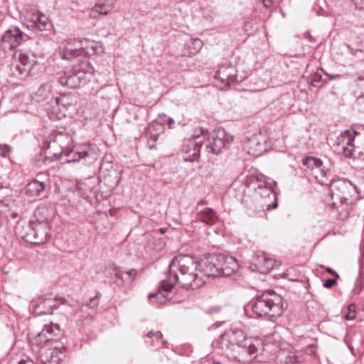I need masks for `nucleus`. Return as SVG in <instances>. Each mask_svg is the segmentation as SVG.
Segmentation results:
<instances>
[{
	"label": "nucleus",
	"instance_id": "nucleus-35",
	"mask_svg": "<svg viewBox=\"0 0 364 364\" xmlns=\"http://www.w3.org/2000/svg\"><path fill=\"white\" fill-rule=\"evenodd\" d=\"M119 181V178L118 177V173L114 170L110 172L108 175L104 176V182L110 188H115Z\"/></svg>",
	"mask_w": 364,
	"mask_h": 364
},
{
	"label": "nucleus",
	"instance_id": "nucleus-56",
	"mask_svg": "<svg viewBox=\"0 0 364 364\" xmlns=\"http://www.w3.org/2000/svg\"><path fill=\"white\" fill-rule=\"evenodd\" d=\"M362 70L364 71V69H363Z\"/></svg>",
	"mask_w": 364,
	"mask_h": 364
},
{
	"label": "nucleus",
	"instance_id": "nucleus-55",
	"mask_svg": "<svg viewBox=\"0 0 364 364\" xmlns=\"http://www.w3.org/2000/svg\"><path fill=\"white\" fill-rule=\"evenodd\" d=\"M237 183H238V182H235L233 185H234V186H237Z\"/></svg>",
	"mask_w": 364,
	"mask_h": 364
},
{
	"label": "nucleus",
	"instance_id": "nucleus-41",
	"mask_svg": "<svg viewBox=\"0 0 364 364\" xmlns=\"http://www.w3.org/2000/svg\"><path fill=\"white\" fill-rule=\"evenodd\" d=\"M12 151L11 147L7 144H0V156L4 158H8Z\"/></svg>",
	"mask_w": 364,
	"mask_h": 364
},
{
	"label": "nucleus",
	"instance_id": "nucleus-30",
	"mask_svg": "<svg viewBox=\"0 0 364 364\" xmlns=\"http://www.w3.org/2000/svg\"><path fill=\"white\" fill-rule=\"evenodd\" d=\"M259 344V340L251 337H248L245 340L244 343L241 344L242 350L247 353V360H250L252 356L254 358L256 357Z\"/></svg>",
	"mask_w": 364,
	"mask_h": 364
},
{
	"label": "nucleus",
	"instance_id": "nucleus-14",
	"mask_svg": "<svg viewBox=\"0 0 364 364\" xmlns=\"http://www.w3.org/2000/svg\"><path fill=\"white\" fill-rule=\"evenodd\" d=\"M63 335L60 327L57 323H50L45 325L41 332L33 338V342L37 346L50 341H56Z\"/></svg>",
	"mask_w": 364,
	"mask_h": 364
},
{
	"label": "nucleus",
	"instance_id": "nucleus-51",
	"mask_svg": "<svg viewBox=\"0 0 364 364\" xmlns=\"http://www.w3.org/2000/svg\"><path fill=\"white\" fill-rule=\"evenodd\" d=\"M95 11L99 12L100 14L107 15L108 14V11L102 10L101 6H96Z\"/></svg>",
	"mask_w": 364,
	"mask_h": 364
},
{
	"label": "nucleus",
	"instance_id": "nucleus-37",
	"mask_svg": "<svg viewBox=\"0 0 364 364\" xmlns=\"http://www.w3.org/2000/svg\"><path fill=\"white\" fill-rule=\"evenodd\" d=\"M41 12H39L35 8H33L31 6H27L25 9V17L28 21H29L32 23H33V21H37V18H38Z\"/></svg>",
	"mask_w": 364,
	"mask_h": 364
},
{
	"label": "nucleus",
	"instance_id": "nucleus-22",
	"mask_svg": "<svg viewBox=\"0 0 364 364\" xmlns=\"http://www.w3.org/2000/svg\"><path fill=\"white\" fill-rule=\"evenodd\" d=\"M53 301L50 299V294H46L33 299V306L38 314H51V304Z\"/></svg>",
	"mask_w": 364,
	"mask_h": 364
},
{
	"label": "nucleus",
	"instance_id": "nucleus-6",
	"mask_svg": "<svg viewBox=\"0 0 364 364\" xmlns=\"http://www.w3.org/2000/svg\"><path fill=\"white\" fill-rule=\"evenodd\" d=\"M14 57L17 58L15 70L22 77L33 75L40 66V60L44 58V54H36L31 52H16Z\"/></svg>",
	"mask_w": 364,
	"mask_h": 364
},
{
	"label": "nucleus",
	"instance_id": "nucleus-40",
	"mask_svg": "<svg viewBox=\"0 0 364 364\" xmlns=\"http://www.w3.org/2000/svg\"><path fill=\"white\" fill-rule=\"evenodd\" d=\"M263 264L262 266L264 267V272H269L274 268L276 263L275 261L270 258L263 257L262 258Z\"/></svg>",
	"mask_w": 364,
	"mask_h": 364
},
{
	"label": "nucleus",
	"instance_id": "nucleus-46",
	"mask_svg": "<svg viewBox=\"0 0 364 364\" xmlns=\"http://www.w3.org/2000/svg\"><path fill=\"white\" fill-rule=\"evenodd\" d=\"M336 282V279H327L323 282V287L326 288H331Z\"/></svg>",
	"mask_w": 364,
	"mask_h": 364
},
{
	"label": "nucleus",
	"instance_id": "nucleus-32",
	"mask_svg": "<svg viewBox=\"0 0 364 364\" xmlns=\"http://www.w3.org/2000/svg\"><path fill=\"white\" fill-rule=\"evenodd\" d=\"M314 176L315 179L318 183L323 186H328L329 179L328 176V171L325 168L323 165L321 168H318L316 171L311 173Z\"/></svg>",
	"mask_w": 364,
	"mask_h": 364
},
{
	"label": "nucleus",
	"instance_id": "nucleus-28",
	"mask_svg": "<svg viewBox=\"0 0 364 364\" xmlns=\"http://www.w3.org/2000/svg\"><path fill=\"white\" fill-rule=\"evenodd\" d=\"M203 47V41L198 38H191L187 41L182 51L183 56H192L197 54Z\"/></svg>",
	"mask_w": 364,
	"mask_h": 364
},
{
	"label": "nucleus",
	"instance_id": "nucleus-9",
	"mask_svg": "<svg viewBox=\"0 0 364 364\" xmlns=\"http://www.w3.org/2000/svg\"><path fill=\"white\" fill-rule=\"evenodd\" d=\"M359 133L354 129H346L336 138L333 144L336 150L346 158L353 157L355 152V139Z\"/></svg>",
	"mask_w": 364,
	"mask_h": 364
},
{
	"label": "nucleus",
	"instance_id": "nucleus-17",
	"mask_svg": "<svg viewBox=\"0 0 364 364\" xmlns=\"http://www.w3.org/2000/svg\"><path fill=\"white\" fill-rule=\"evenodd\" d=\"M34 233L28 240L30 243L39 245L46 242L50 237V226L47 220H34Z\"/></svg>",
	"mask_w": 364,
	"mask_h": 364
},
{
	"label": "nucleus",
	"instance_id": "nucleus-18",
	"mask_svg": "<svg viewBox=\"0 0 364 364\" xmlns=\"http://www.w3.org/2000/svg\"><path fill=\"white\" fill-rule=\"evenodd\" d=\"M203 144V141L202 140L196 141L193 139H185L181 147L182 151L186 154L184 160L190 162L198 161Z\"/></svg>",
	"mask_w": 364,
	"mask_h": 364
},
{
	"label": "nucleus",
	"instance_id": "nucleus-19",
	"mask_svg": "<svg viewBox=\"0 0 364 364\" xmlns=\"http://www.w3.org/2000/svg\"><path fill=\"white\" fill-rule=\"evenodd\" d=\"M33 99L38 102L53 103L55 100L53 83L48 81L41 85L34 93Z\"/></svg>",
	"mask_w": 364,
	"mask_h": 364
},
{
	"label": "nucleus",
	"instance_id": "nucleus-27",
	"mask_svg": "<svg viewBox=\"0 0 364 364\" xmlns=\"http://www.w3.org/2000/svg\"><path fill=\"white\" fill-rule=\"evenodd\" d=\"M45 188L46 184L43 182L33 180L27 184L26 194L30 197L43 198L45 196Z\"/></svg>",
	"mask_w": 364,
	"mask_h": 364
},
{
	"label": "nucleus",
	"instance_id": "nucleus-8",
	"mask_svg": "<svg viewBox=\"0 0 364 364\" xmlns=\"http://www.w3.org/2000/svg\"><path fill=\"white\" fill-rule=\"evenodd\" d=\"M233 141V136L226 133L224 129H218L208 137L205 151L208 154L218 155L225 150Z\"/></svg>",
	"mask_w": 364,
	"mask_h": 364
},
{
	"label": "nucleus",
	"instance_id": "nucleus-45",
	"mask_svg": "<svg viewBox=\"0 0 364 364\" xmlns=\"http://www.w3.org/2000/svg\"><path fill=\"white\" fill-rule=\"evenodd\" d=\"M355 306L354 304L349 305L348 306V313L344 316L345 318L348 321L353 320L355 318Z\"/></svg>",
	"mask_w": 364,
	"mask_h": 364
},
{
	"label": "nucleus",
	"instance_id": "nucleus-10",
	"mask_svg": "<svg viewBox=\"0 0 364 364\" xmlns=\"http://www.w3.org/2000/svg\"><path fill=\"white\" fill-rule=\"evenodd\" d=\"M225 262L223 254H211L198 262L200 271L208 277H222L220 271V262Z\"/></svg>",
	"mask_w": 364,
	"mask_h": 364
},
{
	"label": "nucleus",
	"instance_id": "nucleus-2",
	"mask_svg": "<svg viewBox=\"0 0 364 364\" xmlns=\"http://www.w3.org/2000/svg\"><path fill=\"white\" fill-rule=\"evenodd\" d=\"M60 147L59 153H54L55 159H59L62 154L68 156L70 159L68 163L84 161L85 164H91L97 159L95 149L90 144H82L73 146V138L67 133H58L49 148H54L55 145Z\"/></svg>",
	"mask_w": 364,
	"mask_h": 364
},
{
	"label": "nucleus",
	"instance_id": "nucleus-29",
	"mask_svg": "<svg viewBox=\"0 0 364 364\" xmlns=\"http://www.w3.org/2000/svg\"><path fill=\"white\" fill-rule=\"evenodd\" d=\"M163 336L161 331H149L146 336L145 343L150 347L159 349L164 346L166 341L162 338Z\"/></svg>",
	"mask_w": 364,
	"mask_h": 364
},
{
	"label": "nucleus",
	"instance_id": "nucleus-23",
	"mask_svg": "<svg viewBox=\"0 0 364 364\" xmlns=\"http://www.w3.org/2000/svg\"><path fill=\"white\" fill-rule=\"evenodd\" d=\"M222 353L229 359L237 361L239 363H245L247 361V353L242 350L241 346H227V348H220Z\"/></svg>",
	"mask_w": 364,
	"mask_h": 364
},
{
	"label": "nucleus",
	"instance_id": "nucleus-4",
	"mask_svg": "<svg viewBox=\"0 0 364 364\" xmlns=\"http://www.w3.org/2000/svg\"><path fill=\"white\" fill-rule=\"evenodd\" d=\"M240 182L242 193H245V188H248L264 199L265 205L267 207L272 206L273 208L277 207V197L274 191L277 183L274 180L262 173H251L247 175Z\"/></svg>",
	"mask_w": 364,
	"mask_h": 364
},
{
	"label": "nucleus",
	"instance_id": "nucleus-24",
	"mask_svg": "<svg viewBox=\"0 0 364 364\" xmlns=\"http://www.w3.org/2000/svg\"><path fill=\"white\" fill-rule=\"evenodd\" d=\"M34 220L30 222L26 221H20L18 222L15 227V234L25 240L27 242L30 243V240L28 238L31 236H33L34 233Z\"/></svg>",
	"mask_w": 364,
	"mask_h": 364
},
{
	"label": "nucleus",
	"instance_id": "nucleus-36",
	"mask_svg": "<svg viewBox=\"0 0 364 364\" xmlns=\"http://www.w3.org/2000/svg\"><path fill=\"white\" fill-rule=\"evenodd\" d=\"M343 46L347 49V52L353 57L364 60V48L358 49L353 48L350 44L343 43Z\"/></svg>",
	"mask_w": 364,
	"mask_h": 364
},
{
	"label": "nucleus",
	"instance_id": "nucleus-43",
	"mask_svg": "<svg viewBox=\"0 0 364 364\" xmlns=\"http://www.w3.org/2000/svg\"><path fill=\"white\" fill-rule=\"evenodd\" d=\"M284 364H295L296 362V358L294 354L290 353L289 351L284 350Z\"/></svg>",
	"mask_w": 364,
	"mask_h": 364
},
{
	"label": "nucleus",
	"instance_id": "nucleus-3",
	"mask_svg": "<svg viewBox=\"0 0 364 364\" xmlns=\"http://www.w3.org/2000/svg\"><path fill=\"white\" fill-rule=\"evenodd\" d=\"M249 306L257 317L276 318L282 314L287 308V304L274 290H267L254 297Z\"/></svg>",
	"mask_w": 364,
	"mask_h": 364
},
{
	"label": "nucleus",
	"instance_id": "nucleus-49",
	"mask_svg": "<svg viewBox=\"0 0 364 364\" xmlns=\"http://www.w3.org/2000/svg\"><path fill=\"white\" fill-rule=\"evenodd\" d=\"M262 2H263L264 6L267 9L272 7V5L274 4L273 0H262Z\"/></svg>",
	"mask_w": 364,
	"mask_h": 364
},
{
	"label": "nucleus",
	"instance_id": "nucleus-48",
	"mask_svg": "<svg viewBox=\"0 0 364 364\" xmlns=\"http://www.w3.org/2000/svg\"><path fill=\"white\" fill-rule=\"evenodd\" d=\"M358 9H364V0H351Z\"/></svg>",
	"mask_w": 364,
	"mask_h": 364
},
{
	"label": "nucleus",
	"instance_id": "nucleus-15",
	"mask_svg": "<svg viewBox=\"0 0 364 364\" xmlns=\"http://www.w3.org/2000/svg\"><path fill=\"white\" fill-rule=\"evenodd\" d=\"M247 338L245 332L240 329H229L220 336L219 347L241 346Z\"/></svg>",
	"mask_w": 364,
	"mask_h": 364
},
{
	"label": "nucleus",
	"instance_id": "nucleus-44",
	"mask_svg": "<svg viewBox=\"0 0 364 364\" xmlns=\"http://www.w3.org/2000/svg\"><path fill=\"white\" fill-rule=\"evenodd\" d=\"M193 136L195 138L194 139H196V141L200 140L199 138L200 136H203L204 138L208 137L209 135H208V129H206L203 127H199L198 129H196L195 130V134H194Z\"/></svg>",
	"mask_w": 364,
	"mask_h": 364
},
{
	"label": "nucleus",
	"instance_id": "nucleus-21",
	"mask_svg": "<svg viewBox=\"0 0 364 364\" xmlns=\"http://www.w3.org/2000/svg\"><path fill=\"white\" fill-rule=\"evenodd\" d=\"M113 272L114 277L119 281L117 282V284L122 287L132 284L138 274V270L136 269L122 271L120 267H114Z\"/></svg>",
	"mask_w": 364,
	"mask_h": 364
},
{
	"label": "nucleus",
	"instance_id": "nucleus-12",
	"mask_svg": "<svg viewBox=\"0 0 364 364\" xmlns=\"http://www.w3.org/2000/svg\"><path fill=\"white\" fill-rule=\"evenodd\" d=\"M81 40L74 38L66 41L60 48L59 53L60 58L70 61L75 60L77 64L81 61H85L81 58Z\"/></svg>",
	"mask_w": 364,
	"mask_h": 364
},
{
	"label": "nucleus",
	"instance_id": "nucleus-52",
	"mask_svg": "<svg viewBox=\"0 0 364 364\" xmlns=\"http://www.w3.org/2000/svg\"><path fill=\"white\" fill-rule=\"evenodd\" d=\"M173 123H174V120L172 118H171V117H168L167 124H168L169 128H171V126H172V124Z\"/></svg>",
	"mask_w": 364,
	"mask_h": 364
},
{
	"label": "nucleus",
	"instance_id": "nucleus-5",
	"mask_svg": "<svg viewBox=\"0 0 364 364\" xmlns=\"http://www.w3.org/2000/svg\"><path fill=\"white\" fill-rule=\"evenodd\" d=\"M94 68L87 61H81L68 73H60L58 81L62 86L68 88H76L84 85L92 77Z\"/></svg>",
	"mask_w": 364,
	"mask_h": 364
},
{
	"label": "nucleus",
	"instance_id": "nucleus-13",
	"mask_svg": "<svg viewBox=\"0 0 364 364\" xmlns=\"http://www.w3.org/2000/svg\"><path fill=\"white\" fill-rule=\"evenodd\" d=\"M215 77L220 82L221 89L242 81V79L237 78L235 67L230 64L221 65L216 71Z\"/></svg>",
	"mask_w": 364,
	"mask_h": 364
},
{
	"label": "nucleus",
	"instance_id": "nucleus-38",
	"mask_svg": "<svg viewBox=\"0 0 364 364\" xmlns=\"http://www.w3.org/2000/svg\"><path fill=\"white\" fill-rule=\"evenodd\" d=\"M100 295L99 291H97L96 295L90 299L89 302L82 304L80 307V311H83L87 309H95L97 307L99 302L96 301V298Z\"/></svg>",
	"mask_w": 364,
	"mask_h": 364
},
{
	"label": "nucleus",
	"instance_id": "nucleus-31",
	"mask_svg": "<svg viewBox=\"0 0 364 364\" xmlns=\"http://www.w3.org/2000/svg\"><path fill=\"white\" fill-rule=\"evenodd\" d=\"M198 219L208 225H215L218 218L214 210L210 208H205L198 214Z\"/></svg>",
	"mask_w": 364,
	"mask_h": 364
},
{
	"label": "nucleus",
	"instance_id": "nucleus-47",
	"mask_svg": "<svg viewBox=\"0 0 364 364\" xmlns=\"http://www.w3.org/2000/svg\"><path fill=\"white\" fill-rule=\"evenodd\" d=\"M17 364H36V363L28 357L21 358Z\"/></svg>",
	"mask_w": 364,
	"mask_h": 364
},
{
	"label": "nucleus",
	"instance_id": "nucleus-34",
	"mask_svg": "<svg viewBox=\"0 0 364 364\" xmlns=\"http://www.w3.org/2000/svg\"><path fill=\"white\" fill-rule=\"evenodd\" d=\"M33 26L40 31H46L48 30L49 27L50 26V23L47 16L45 14L41 13L38 18H37V21H33Z\"/></svg>",
	"mask_w": 364,
	"mask_h": 364
},
{
	"label": "nucleus",
	"instance_id": "nucleus-33",
	"mask_svg": "<svg viewBox=\"0 0 364 364\" xmlns=\"http://www.w3.org/2000/svg\"><path fill=\"white\" fill-rule=\"evenodd\" d=\"M302 164L313 173L318 168L322 166L323 161L320 159L314 156H306L302 159Z\"/></svg>",
	"mask_w": 364,
	"mask_h": 364
},
{
	"label": "nucleus",
	"instance_id": "nucleus-7",
	"mask_svg": "<svg viewBox=\"0 0 364 364\" xmlns=\"http://www.w3.org/2000/svg\"><path fill=\"white\" fill-rule=\"evenodd\" d=\"M328 186L332 198L336 197L342 203L359 193L357 186L346 178L329 179Z\"/></svg>",
	"mask_w": 364,
	"mask_h": 364
},
{
	"label": "nucleus",
	"instance_id": "nucleus-50",
	"mask_svg": "<svg viewBox=\"0 0 364 364\" xmlns=\"http://www.w3.org/2000/svg\"><path fill=\"white\" fill-rule=\"evenodd\" d=\"M158 136H159L158 134H155L154 136H151V137H150V139L149 140V146H150L151 149H153V148L156 147V146L154 144H150L151 139L153 138V141H155L157 139Z\"/></svg>",
	"mask_w": 364,
	"mask_h": 364
},
{
	"label": "nucleus",
	"instance_id": "nucleus-1",
	"mask_svg": "<svg viewBox=\"0 0 364 364\" xmlns=\"http://www.w3.org/2000/svg\"><path fill=\"white\" fill-rule=\"evenodd\" d=\"M198 262L192 257L182 255L174 257L169 264L168 278L161 281L159 291L150 294L149 299H171L169 295L176 283L186 289L200 288L205 282L198 276Z\"/></svg>",
	"mask_w": 364,
	"mask_h": 364
},
{
	"label": "nucleus",
	"instance_id": "nucleus-53",
	"mask_svg": "<svg viewBox=\"0 0 364 364\" xmlns=\"http://www.w3.org/2000/svg\"><path fill=\"white\" fill-rule=\"evenodd\" d=\"M326 271H327L328 273L331 274H335V275L336 276V277H338V274H337V273H336L333 269H331V268H328V269H326Z\"/></svg>",
	"mask_w": 364,
	"mask_h": 364
},
{
	"label": "nucleus",
	"instance_id": "nucleus-39",
	"mask_svg": "<svg viewBox=\"0 0 364 364\" xmlns=\"http://www.w3.org/2000/svg\"><path fill=\"white\" fill-rule=\"evenodd\" d=\"M50 294V299L53 301L51 304L52 309L54 311L58 309L60 305L64 304L65 303V299L59 296H53L51 294Z\"/></svg>",
	"mask_w": 364,
	"mask_h": 364
},
{
	"label": "nucleus",
	"instance_id": "nucleus-26",
	"mask_svg": "<svg viewBox=\"0 0 364 364\" xmlns=\"http://www.w3.org/2000/svg\"><path fill=\"white\" fill-rule=\"evenodd\" d=\"M223 257L225 258V262H220V271L222 277H228L238 269L239 264L235 257L224 254Z\"/></svg>",
	"mask_w": 364,
	"mask_h": 364
},
{
	"label": "nucleus",
	"instance_id": "nucleus-42",
	"mask_svg": "<svg viewBox=\"0 0 364 364\" xmlns=\"http://www.w3.org/2000/svg\"><path fill=\"white\" fill-rule=\"evenodd\" d=\"M321 75L315 74L309 79V83L311 86L315 87H320L322 85Z\"/></svg>",
	"mask_w": 364,
	"mask_h": 364
},
{
	"label": "nucleus",
	"instance_id": "nucleus-20",
	"mask_svg": "<svg viewBox=\"0 0 364 364\" xmlns=\"http://www.w3.org/2000/svg\"><path fill=\"white\" fill-rule=\"evenodd\" d=\"M81 58L86 60V57L103 53L104 48L100 42L90 41L87 38L81 40Z\"/></svg>",
	"mask_w": 364,
	"mask_h": 364
},
{
	"label": "nucleus",
	"instance_id": "nucleus-54",
	"mask_svg": "<svg viewBox=\"0 0 364 364\" xmlns=\"http://www.w3.org/2000/svg\"><path fill=\"white\" fill-rule=\"evenodd\" d=\"M12 218H16L17 216H18V213H12V215H11Z\"/></svg>",
	"mask_w": 364,
	"mask_h": 364
},
{
	"label": "nucleus",
	"instance_id": "nucleus-25",
	"mask_svg": "<svg viewBox=\"0 0 364 364\" xmlns=\"http://www.w3.org/2000/svg\"><path fill=\"white\" fill-rule=\"evenodd\" d=\"M58 106L59 109L65 111L75 110L77 97L72 94H63L59 97H55L54 102Z\"/></svg>",
	"mask_w": 364,
	"mask_h": 364
},
{
	"label": "nucleus",
	"instance_id": "nucleus-11",
	"mask_svg": "<svg viewBox=\"0 0 364 364\" xmlns=\"http://www.w3.org/2000/svg\"><path fill=\"white\" fill-rule=\"evenodd\" d=\"M28 36L16 26L9 28L1 36V46L5 50H12L26 41Z\"/></svg>",
	"mask_w": 364,
	"mask_h": 364
},
{
	"label": "nucleus",
	"instance_id": "nucleus-16",
	"mask_svg": "<svg viewBox=\"0 0 364 364\" xmlns=\"http://www.w3.org/2000/svg\"><path fill=\"white\" fill-rule=\"evenodd\" d=\"M65 358V348L62 344L46 349L40 358L43 364H60Z\"/></svg>",
	"mask_w": 364,
	"mask_h": 364
}]
</instances>
